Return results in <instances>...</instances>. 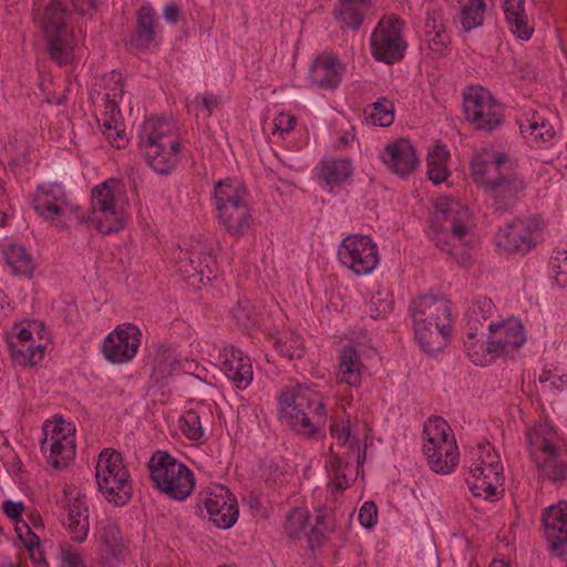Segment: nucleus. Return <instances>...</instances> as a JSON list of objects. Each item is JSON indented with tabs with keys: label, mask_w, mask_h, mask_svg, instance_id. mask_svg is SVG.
I'll use <instances>...</instances> for the list:
<instances>
[{
	"label": "nucleus",
	"mask_w": 567,
	"mask_h": 567,
	"mask_svg": "<svg viewBox=\"0 0 567 567\" xmlns=\"http://www.w3.org/2000/svg\"><path fill=\"white\" fill-rule=\"evenodd\" d=\"M460 6L458 21L465 33L480 28L484 22L486 3L484 0H456Z\"/></svg>",
	"instance_id": "c9c22d12"
},
{
	"label": "nucleus",
	"mask_w": 567,
	"mask_h": 567,
	"mask_svg": "<svg viewBox=\"0 0 567 567\" xmlns=\"http://www.w3.org/2000/svg\"><path fill=\"white\" fill-rule=\"evenodd\" d=\"M200 502L209 519L218 528L228 529L237 522L239 514L237 501L228 488L217 485Z\"/></svg>",
	"instance_id": "b1692460"
},
{
	"label": "nucleus",
	"mask_w": 567,
	"mask_h": 567,
	"mask_svg": "<svg viewBox=\"0 0 567 567\" xmlns=\"http://www.w3.org/2000/svg\"><path fill=\"white\" fill-rule=\"evenodd\" d=\"M494 313V305L492 299L487 297H478L473 299L465 311V328L471 330H484L485 321Z\"/></svg>",
	"instance_id": "e433bc0d"
},
{
	"label": "nucleus",
	"mask_w": 567,
	"mask_h": 567,
	"mask_svg": "<svg viewBox=\"0 0 567 567\" xmlns=\"http://www.w3.org/2000/svg\"><path fill=\"white\" fill-rule=\"evenodd\" d=\"M140 328L131 322L116 326L101 342L103 358L112 364L131 362L140 348Z\"/></svg>",
	"instance_id": "aec40b11"
},
{
	"label": "nucleus",
	"mask_w": 567,
	"mask_h": 567,
	"mask_svg": "<svg viewBox=\"0 0 567 567\" xmlns=\"http://www.w3.org/2000/svg\"><path fill=\"white\" fill-rule=\"evenodd\" d=\"M539 236V220L535 216L515 218L496 235V245L511 252L526 254L536 246Z\"/></svg>",
	"instance_id": "412c9836"
},
{
	"label": "nucleus",
	"mask_w": 567,
	"mask_h": 567,
	"mask_svg": "<svg viewBox=\"0 0 567 567\" xmlns=\"http://www.w3.org/2000/svg\"><path fill=\"white\" fill-rule=\"evenodd\" d=\"M526 439L538 477L554 484L563 483L567 478V450L555 430L548 424H539L527 432Z\"/></svg>",
	"instance_id": "39448f33"
},
{
	"label": "nucleus",
	"mask_w": 567,
	"mask_h": 567,
	"mask_svg": "<svg viewBox=\"0 0 567 567\" xmlns=\"http://www.w3.org/2000/svg\"><path fill=\"white\" fill-rule=\"evenodd\" d=\"M35 21L45 35L51 59L59 65L72 62L84 35L71 31L69 12L62 0H52Z\"/></svg>",
	"instance_id": "20e7f679"
},
{
	"label": "nucleus",
	"mask_w": 567,
	"mask_h": 567,
	"mask_svg": "<svg viewBox=\"0 0 567 567\" xmlns=\"http://www.w3.org/2000/svg\"><path fill=\"white\" fill-rule=\"evenodd\" d=\"M151 369L147 391H159L178 364V359L169 346H159L150 354Z\"/></svg>",
	"instance_id": "cd10ccee"
},
{
	"label": "nucleus",
	"mask_w": 567,
	"mask_h": 567,
	"mask_svg": "<svg viewBox=\"0 0 567 567\" xmlns=\"http://www.w3.org/2000/svg\"><path fill=\"white\" fill-rule=\"evenodd\" d=\"M363 364L357 350L347 346L339 358V381L351 386H358L361 383Z\"/></svg>",
	"instance_id": "f704fd0d"
},
{
	"label": "nucleus",
	"mask_w": 567,
	"mask_h": 567,
	"mask_svg": "<svg viewBox=\"0 0 567 567\" xmlns=\"http://www.w3.org/2000/svg\"><path fill=\"white\" fill-rule=\"evenodd\" d=\"M331 435L337 440V446L341 447L352 440H350V426L349 425H342L341 427L339 425H332L330 429Z\"/></svg>",
	"instance_id": "69168bd1"
},
{
	"label": "nucleus",
	"mask_w": 567,
	"mask_h": 567,
	"mask_svg": "<svg viewBox=\"0 0 567 567\" xmlns=\"http://www.w3.org/2000/svg\"><path fill=\"white\" fill-rule=\"evenodd\" d=\"M32 207L40 218L60 228L81 224L84 219L81 207L55 183L38 187L32 198Z\"/></svg>",
	"instance_id": "9d476101"
},
{
	"label": "nucleus",
	"mask_w": 567,
	"mask_h": 567,
	"mask_svg": "<svg viewBox=\"0 0 567 567\" xmlns=\"http://www.w3.org/2000/svg\"><path fill=\"white\" fill-rule=\"evenodd\" d=\"M538 381L544 389L564 390L567 386V372L559 374L556 371H543Z\"/></svg>",
	"instance_id": "5fc2aeb1"
},
{
	"label": "nucleus",
	"mask_w": 567,
	"mask_h": 567,
	"mask_svg": "<svg viewBox=\"0 0 567 567\" xmlns=\"http://www.w3.org/2000/svg\"><path fill=\"white\" fill-rule=\"evenodd\" d=\"M213 202L217 212L230 205L248 204V193L245 185L238 179L226 178L215 184Z\"/></svg>",
	"instance_id": "2f4dec72"
},
{
	"label": "nucleus",
	"mask_w": 567,
	"mask_h": 567,
	"mask_svg": "<svg viewBox=\"0 0 567 567\" xmlns=\"http://www.w3.org/2000/svg\"><path fill=\"white\" fill-rule=\"evenodd\" d=\"M284 475V471L279 464V462L270 461L265 468V480L267 482L277 483L280 477Z\"/></svg>",
	"instance_id": "774afa93"
},
{
	"label": "nucleus",
	"mask_w": 567,
	"mask_h": 567,
	"mask_svg": "<svg viewBox=\"0 0 567 567\" xmlns=\"http://www.w3.org/2000/svg\"><path fill=\"white\" fill-rule=\"evenodd\" d=\"M274 347L289 360L300 359L305 354L303 340L296 332H288L275 339Z\"/></svg>",
	"instance_id": "79ce46f5"
},
{
	"label": "nucleus",
	"mask_w": 567,
	"mask_h": 567,
	"mask_svg": "<svg viewBox=\"0 0 567 567\" xmlns=\"http://www.w3.org/2000/svg\"><path fill=\"white\" fill-rule=\"evenodd\" d=\"M94 539L100 566L116 567L127 550L117 524L110 519L101 520L95 528Z\"/></svg>",
	"instance_id": "4be33fe9"
},
{
	"label": "nucleus",
	"mask_w": 567,
	"mask_h": 567,
	"mask_svg": "<svg viewBox=\"0 0 567 567\" xmlns=\"http://www.w3.org/2000/svg\"><path fill=\"white\" fill-rule=\"evenodd\" d=\"M176 267L182 278L193 287L199 288L217 274V262L212 251L198 244L190 249H179Z\"/></svg>",
	"instance_id": "a211bd4d"
},
{
	"label": "nucleus",
	"mask_w": 567,
	"mask_h": 567,
	"mask_svg": "<svg viewBox=\"0 0 567 567\" xmlns=\"http://www.w3.org/2000/svg\"><path fill=\"white\" fill-rule=\"evenodd\" d=\"M503 8L511 32L520 40H529L534 29L525 11V0H505Z\"/></svg>",
	"instance_id": "473e14b6"
},
{
	"label": "nucleus",
	"mask_w": 567,
	"mask_h": 567,
	"mask_svg": "<svg viewBox=\"0 0 567 567\" xmlns=\"http://www.w3.org/2000/svg\"><path fill=\"white\" fill-rule=\"evenodd\" d=\"M393 310V300L389 293L378 292L369 303L370 316L373 319L384 318Z\"/></svg>",
	"instance_id": "09e8293b"
},
{
	"label": "nucleus",
	"mask_w": 567,
	"mask_h": 567,
	"mask_svg": "<svg viewBox=\"0 0 567 567\" xmlns=\"http://www.w3.org/2000/svg\"><path fill=\"white\" fill-rule=\"evenodd\" d=\"M102 133L122 123L121 112L115 101L109 102L102 117L99 118Z\"/></svg>",
	"instance_id": "864d4df0"
},
{
	"label": "nucleus",
	"mask_w": 567,
	"mask_h": 567,
	"mask_svg": "<svg viewBox=\"0 0 567 567\" xmlns=\"http://www.w3.org/2000/svg\"><path fill=\"white\" fill-rule=\"evenodd\" d=\"M6 340L12 359L21 364H35L44 357L50 337L39 320H23L7 333Z\"/></svg>",
	"instance_id": "9b49d317"
},
{
	"label": "nucleus",
	"mask_w": 567,
	"mask_h": 567,
	"mask_svg": "<svg viewBox=\"0 0 567 567\" xmlns=\"http://www.w3.org/2000/svg\"><path fill=\"white\" fill-rule=\"evenodd\" d=\"M542 522L550 553L567 560V502L545 508Z\"/></svg>",
	"instance_id": "393cba45"
},
{
	"label": "nucleus",
	"mask_w": 567,
	"mask_h": 567,
	"mask_svg": "<svg viewBox=\"0 0 567 567\" xmlns=\"http://www.w3.org/2000/svg\"><path fill=\"white\" fill-rule=\"evenodd\" d=\"M491 476H482V471L477 466H470L468 475L465 481L474 496L491 499L496 494L498 480L495 472L489 470Z\"/></svg>",
	"instance_id": "4c0bfd02"
},
{
	"label": "nucleus",
	"mask_w": 567,
	"mask_h": 567,
	"mask_svg": "<svg viewBox=\"0 0 567 567\" xmlns=\"http://www.w3.org/2000/svg\"><path fill=\"white\" fill-rule=\"evenodd\" d=\"M463 107L465 118L478 131L492 132L504 121L502 105L483 87L465 93Z\"/></svg>",
	"instance_id": "f3484780"
},
{
	"label": "nucleus",
	"mask_w": 567,
	"mask_h": 567,
	"mask_svg": "<svg viewBox=\"0 0 567 567\" xmlns=\"http://www.w3.org/2000/svg\"><path fill=\"white\" fill-rule=\"evenodd\" d=\"M4 258L12 271L19 276L30 277L34 270L32 256L22 245H9L4 250Z\"/></svg>",
	"instance_id": "58836bf2"
},
{
	"label": "nucleus",
	"mask_w": 567,
	"mask_h": 567,
	"mask_svg": "<svg viewBox=\"0 0 567 567\" xmlns=\"http://www.w3.org/2000/svg\"><path fill=\"white\" fill-rule=\"evenodd\" d=\"M359 522L364 528H372L378 523V508L374 502L363 503L359 509Z\"/></svg>",
	"instance_id": "6e6d98bb"
},
{
	"label": "nucleus",
	"mask_w": 567,
	"mask_h": 567,
	"mask_svg": "<svg viewBox=\"0 0 567 567\" xmlns=\"http://www.w3.org/2000/svg\"><path fill=\"white\" fill-rule=\"evenodd\" d=\"M2 509L9 518L18 520L22 515L24 504L22 502L7 499L2 504Z\"/></svg>",
	"instance_id": "0e129e2a"
},
{
	"label": "nucleus",
	"mask_w": 567,
	"mask_h": 567,
	"mask_svg": "<svg viewBox=\"0 0 567 567\" xmlns=\"http://www.w3.org/2000/svg\"><path fill=\"white\" fill-rule=\"evenodd\" d=\"M74 10H76L83 17L91 16L95 10L97 2L96 0H70Z\"/></svg>",
	"instance_id": "338daca9"
},
{
	"label": "nucleus",
	"mask_w": 567,
	"mask_h": 567,
	"mask_svg": "<svg viewBox=\"0 0 567 567\" xmlns=\"http://www.w3.org/2000/svg\"><path fill=\"white\" fill-rule=\"evenodd\" d=\"M296 126V117L287 114V113H280L275 120H274V134H285L291 132Z\"/></svg>",
	"instance_id": "680f3d73"
},
{
	"label": "nucleus",
	"mask_w": 567,
	"mask_h": 567,
	"mask_svg": "<svg viewBox=\"0 0 567 567\" xmlns=\"http://www.w3.org/2000/svg\"><path fill=\"white\" fill-rule=\"evenodd\" d=\"M155 16L153 8L144 6V50L156 48L161 42L162 28Z\"/></svg>",
	"instance_id": "c03bdc74"
},
{
	"label": "nucleus",
	"mask_w": 567,
	"mask_h": 567,
	"mask_svg": "<svg viewBox=\"0 0 567 567\" xmlns=\"http://www.w3.org/2000/svg\"><path fill=\"white\" fill-rule=\"evenodd\" d=\"M368 4L369 0H340L338 13L347 27L357 30L362 24Z\"/></svg>",
	"instance_id": "a19ab883"
},
{
	"label": "nucleus",
	"mask_w": 567,
	"mask_h": 567,
	"mask_svg": "<svg viewBox=\"0 0 567 567\" xmlns=\"http://www.w3.org/2000/svg\"><path fill=\"white\" fill-rule=\"evenodd\" d=\"M492 446L487 444L480 443L475 449L472 450V463L470 466L485 467L488 464V461L492 460V456H497L492 453Z\"/></svg>",
	"instance_id": "4d7b16f0"
},
{
	"label": "nucleus",
	"mask_w": 567,
	"mask_h": 567,
	"mask_svg": "<svg viewBox=\"0 0 567 567\" xmlns=\"http://www.w3.org/2000/svg\"><path fill=\"white\" fill-rule=\"evenodd\" d=\"M40 449L52 467H66L75 456V425L62 416L47 420L42 425Z\"/></svg>",
	"instance_id": "ddd939ff"
},
{
	"label": "nucleus",
	"mask_w": 567,
	"mask_h": 567,
	"mask_svg": "<svg viewBox=\"0 0 567 567\" xmlns=\"http://www.w3.org/2000/svg\"><path fill=\"white\" fill-rule=\"evenodd\" d=\"M488 330V349L494 351L497 357L517 350L526 341L523 323L516 318H509L498 323L491 322Z\"/></svg>",
	"instance_id": "a878e982"
},
{
	"label": "nucleus",
	"mask_w": 567,
	"mask_h": 567,
	"mask_svg": "<svg viewBox=\"0 0 567 567\" xmlns=\"http://www.w3.org/2000/svg\"><path fill=\"white\" fill-rule=\"evenodd\" d=\"M404 21L399 17L382 18L371 34V53L377 61L393 64L403 59L406 42L402 37Z\"/></svg>",
	"instance_id": "dca6fc26"
},
{
	"label": "nucleus",
	"mask_w": 567,
	"mask_h": 567,
	"mask_svg": "<svg viewBox=\"0 0 567 567\" xmlns=\"http://www.w3.org/2000/svg\"><path fill=\"white\" fill-rule=\"evenodd\" d=\"M426 19L424 23V35H430L432 32H439L440 29H445L443 24V17L441 10L427 8Z\"/></svg>",
	"instance_id": "bf43d9fd"
},
{
	"label": "nucleus",
	"mask_w": 567,
	"mask_h": 567,
	"mask_svg": "<svg viewBox=\"0 0 567 567\" xmlns=\"http://www.w3.org/2000/svg\"><path fill=\"white\" fill-rule=\"evenodd\" d=\"M352 173V165L350 159L344 157H329L321 161L319 166V177L327 186L340 185Z\"/></svg>",
	"instance_id": "72a5a7b5"
},
{
	"label": "nucleus",
	"mask_w": 567,
	"mask_h": 567,
	"mask_svg": "<svg viewBox=\"0 0 567 567\" xmlns=\"http://www.w3.org/2000/svg\"><path fill=\"white\" fill-rule=\"evenodd\" d=\"M484 332L481 330H471L465 328V340L464 347L466 353L474 364H480L483 361L482 352L474 351V348L481 342L478 336H483Z\"/></svg>",
	"instance_id": "603ef678"
},
{
	"label": "nucleus",
	"mask_w": 567,
	"mask_h": 567,
	"mask_svg": "<svg viewBox=\"0 0 567 567\" xmlns=\"http://www.w3.org/2000/svg\"><path fill=\"white\" fill-rule=\"evenodd\" d=\"M324 533L326 532L323 529L318 528V526H313L310 529V532L306 534L308 547L312 551H315L316 549L320 548L323 545L326 540Z\"/></svg>",
	"instance_id": "e2e57ef3"
},
{
	"label": "nucleus",
	"mask_w": 567,
	"mask_h": 567,
	"mask_svg": "<svg viewBox=\"0 0 567 567\" xmlns=\"http://www.w3.org/2000/svg\"><path fill=\"white\" fill-rule=\"evenodd\" d=\"M220 226L231 236L239 237L251 226L252 218L248 204L230 205L216 212Z\"/></svg>",
	"instance_id": "c756f323"
},
{
	"label": "nucleus",
	"mask_w": 567,
	"mask_h": 567,
	"mask_svg": "<svg viewBox=\"0 0 567 567\" xmlns=\"http://www.w3.org/2000/svg\"><path fill=\"white\" fill-rule=\"evenodd\" d=\"M61 522L72 542L82 544L90 530L89 504L85 493L75 485H66L56 501Z\"/></svg>",
	"instance_id": "2eb2a0df"
},
{
	"label": "nucleus",
	"mask_w": 567,
	"mask_h": 567,
	"mask_svg": "<svg viewBox=\"0 0 567 567\" xmlns=\"http://www.w3.org/2000/svg\"><path fill=\"white\" fill-rule=\"evenodd\" d=\"M435 219L444 221L440 229L431 235L432 240L442 251L452 255L456 241L466 244L465 237L470 233L468 210L458 200L447 197L437 199Z\"/></svg>",
	"instance_id": "4468645a"
},
{
	"label": "nucleus",
	"mask_w": 567,
	"mask_h": 567,
	"mask_svg": "<svg viewBox=\"0 0 567 567\" xmlns=\"http://www.w3.org/2000/svg\"><path fill=\"white\" fill-rule=\"evenodd\" d=\"M369 118L373 125L390 126L394 121V106L386 97H381L370 105Z\"/></svg>",
	"instance_id": "37998d69"
},
{
	"label": "nucleus",
	"mask_w": 567,
	"mask_h": 567,
	"mask_svg": "<svg viewBox=\"0 0 567 567\" xmlns=\"http://www.w3.org/2000/svg\"><path fill=\"white\" fill-rule=\"evenodd\" d=\"M409 315L415 339L424 352L432 354L445 344L451 333V309L444 297L422 295L411 301Z\"/></svg>",
	"instance_id": "f03ea898"
},
{
	"label": "nucleus",
	"mask_w": 567,
	"mask_h": 567,
	"mask_svg": "<svg viewBox=\"0 0 567 567\" xmlns=\"http://www.w3.org/2000/svg\"><path fill=\"white\" fill-rule=\"evenodd\" d=\"M340 262L355 275L372 272L379 264L378 247L369 236L349 235L338 248Z\"/></svg>",
	"instance_id": "6ab92c4d"
},
{
	"label": "nucleus",
	"mask_w": 567,
	"mask_h": 567,
	"mask_svg": "<svg viewBox=\"0 0 567 567\" xmlns=\"http://www.w3.org/2000/svg\"><path fill=\"white\" fill-rule=\"evenodd\" d=\"M429 49L436 56H444L450 51L451 38L445 29H440L439 32H432L425 37Z\"/></svg>",
	"instance_id": "3c124183"
},
{
	"label": "nucleus",
	"mask_w": 567,
	"mask_h": 567,
	"mask_svg": "<svg viewBox=\"0 0 567 567\" xmlns=\"http://www.w3.org/2000/svg\"><path fill=\"white\" fill-rule=\"evenodd\" d=\"M183 433L192 441H199L204 436V429L199 415L195 411H187L181 419Z\"/></svg>",
	"instance_id": "a18cd8bd"
},
{
	"label": "nucleus",
	"mask_w": 567,
	"mask_h": 567,
	"mask_svg": "<svg viewBox=\"0 0 567 567\" xmlns=\"http://www.w3.org/2000/svg\"><path fill=\"white\" fill-rule=\"evenodd\" d=\"M527 123L530 135L536 140L546 142L555 135L554 127L538 114H534L532 118L527 120Z\"/></svg>",
	"instance_id": "8fccbe9b"
},
{
	"label": "nucleus",
	"mask_w": 567,
	"mask_h": 567,
	"mask_svg": "<svg viewBox=\"0 0 567 567\" xmlns=\"http://www.w3.org/2000/svg\"><path fill=\"white\" fill-rule=\"evenodd\" d=\"M326 411L318 392L305 384L287 386L279 396V416L291 430L315 436Z\"/></svg>",
	"instance_id": "7ed1b4c3"
},
{
	"label": "nucleus",
	"mask_w": 567,
	"mask_h": 567,
	"mask_svg": "<svg viewBox=\"0 0 567 567\" xmlns=\"http://www.w3.org/2000/svg\"><path fill=\"white\" fill-rule=\"evenodd\" d=\"M449 151L443 145L434 146L427 154V175L434 184H440L447 177L446 162Z\"/></svg>",
	"instance_id": "ea45409f"
},
{
	"label": "nucleus",
	"mask_w": 567,
	"mask_h": 567,
	"mask_svg": "<svg viewBox=\"0 0 567 567\" xmlns=\"http://www.w3.org/2000/svg\"><path fill=\"white\" fill-rule=\"evenodd\" d=\"M423 454L430 468L442 475L450 474L458 463V449L450 424L441 416H432L423 427Z\"/></svg>",
	"instance_id": "6e6552de"
},
{
	"label": "nucleus",
	"mask_w": 567,
	"mask_h": 567,
	"mask_svg": "<svg viewBox=\"0 0 567 567\" xmlns=\"http://www.w3.org/2000/svg\"><path fill=\"white\" fill-rule=\"evenodd\" d=\"M58 559L60 567H87L80 549L70 544L60 546Z\"/></svg>",
	"instance_id": "49530a36"
},
{
	"label": "nucleus",
	"mask_w": 567,
	"mask_h": 567,
	"mask_svg": "<svg viewBox=\"0 0 567 567\" xmlns=\"http://www.w3.org/2000/svg\"><path fill=\"white\" fill-rule=\"evenodd\" d=\"M95 477L99 491L109 503L123 506L131 499L130 475L121 454L116 451L106 449L100 453L95 466Z\"/></svg>",
	"instance_id": "f8f14e48"
},
{
	"label": "nucleus",
	"mask_w": 567,
	"mask_h": 567,
	"mask_svg": "<svg viewBox=\"0 0 567 567\" xmlns=\"http://www.w3.org/2000/svg\"><path fill=\"white\" fill-rule=\"evenodd\" d=\"M380 157L388 169L400 176L411 174L419 165L414 146L405 138L386 144Z\"/></svg>",
	"instance_id": "bb28decb"
},
{
	"label": "nucleus",
	"mask_w": 567,
	"mask_h": 567,
	"mask_svg": "<svg viewBox=\"0 0 567 567\" xmlns=\"http://www.w3.org/2000/svg\"><path fill=\"white\" fill-rule=\"evenodd\" d=\"M327 462L333 472L336 486L346 489L358 475V466L361 463L359 441L352 440L338 451L331 445Z\"/></svg>",
	"instance_id": "5701e85b"
},
{
	"label": "nucleus",
	"mask_w": 567,
	"mask_h": 567,
	"mask_svg": "<svg viewBox=\"0 0 567 567\" xmlns=\"http://www.w3.org/2000/svg\"><path fill=\"white\" fill-rule=\"evenodd\" d=\"M145 159L148 166L161 175H167L178 163L181 144L176 136V127L164 116L144 121Z\"/></svg>",
	"instance_id": "0eeeda50"
},
{
	"label": "nucleus",
	"mask_w": 567,
	"mask_h": 567,
	"mask_svg": "<svg viewBox=\"0 0 567 567\" xmlns=\"http://www.w3.org/2000/svg\"><path fill=\"white\" fill-rule=\"evenodd\" d=\"M513 164L506 153L491 150H482L472 157L473 181L484 188L495 212L511 210L525 196L527 184Z\"/></svg>",
	"instance_id": "f257e3e1"
},
{
	"label": "nucleus",
	"mask_w": 567,
	"mask_h": 567,
	"mask_svg": "<svg viewBox=\"0 0 567 567\" xmlns=\"http://www.w3.org/2000/svg\"><path fill=\"white\" fill-rule=\"evenodd\" d=\"M550 267L556 282L567 289V249H557L550 259Z\"/></svg>",
	"instance_id": "de8ad7c7"
},
{
	"label": "nucleus",
	"mask_w": 567,
	"mask_h": 567,
	"mask_svg": "<svg viewBox=\"0 0 567 567\" xmlns=\"http://www.w3.org/2000/svg\"><path fill=\"white\" fill-rule=\"evenodd\" d=\"M342 78V69L333 55H318L309 70V80L312 85L324 90H334Z\"/></svg>",
	"instance_id": "c85d7f7f"
},
{
	"label": "nucleus",
	"mask_w": 567,
	"mask_h": 567,
	"mask_svg": "<svg viewBox=\"0 0 567 567\" xmlns=\"http://www.w3.org/2000/svg\"><path fill=\"white\" fill-rule=\"evenodd\" d=\"M146 466L150 481L159 494L176 502L192 495L196 484L193 471L167 451L156 450Z\"/></svg>",
	"instance_id": "423d86ee"
},
{
	"label": "nucleus",
	"mask_w": 567,
	"mask_h": 567,
	"mask_svg": "<svg viewBox=\"0 0 567 567\" xmlns=\"http://www.w3.org/2000/svg\"><path fill=\"white\" fill-rule=\"evenodd\" d=\"M124 190L117 179H106L91 190V216L97 230L109 235L126 221Z\"/></svg>",
	"instance_id": "1a4fd4ad"
},
{
	"label": "nucleus",
	"mask_w": 567,
	"mask_h": 567,
	"mask_svg": "<svg viewBox=\"0 0 567 567\" xmlns=\"http://www.w3.org/2000/svg\"><path fill=\"white\" fill-rule=\"evenodd\" d=\"M225 375L236 385L244 390L252 380V368L248 357H245L238 349H231L223 362Z\"/></svg>",
	"instance_id": "7c9ffc66"
},
{
	"label": "nucleus",
	"mask_w": 567,
	"mask_h": 567,
	"mask_svg": "<svg viewBox=\"0 0 567 567\" xmlns=\"http://www.w3.org/2000/svg\"><path fill=\"white\" fill-rule=\"evenodd\" d=\"M16 530L29 551H32L33 547L40 543L38 536L29 528L27 523L20 518L16 520Z\"/></svg>",
	"instance_id": "13d9d810"
},
{
	"label": "nucleus",
	"mask_w": 567,
	"mask_h": 567,
	"mask_svg": "<svg viewBox=\"0 0 567 567\" xmlns=\"http://www.w3.org/2000/svg\"><path fill=\"white\" fill-rule=\"evenodd\" d=\"M105 140L115 148H123L127 143L126 134L123 130V123L103 132Z\"/></svg>",
	"instance_id": "052dcab7"
}]
</instances>
